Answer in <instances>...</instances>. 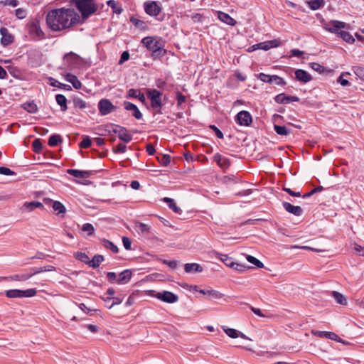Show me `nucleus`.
<instances>
[{
	"mask_svg": "<svg viewBox=\"0 0 364 364\" xmlns=\"http://www.w3.org/2000/svg\"><path fill=\"white\" fill-rule=\"evenodd\" d=\"M80 16L74 9H55L46 16V23L53 31L70 28L80 22Z\"/></svg>",
	"mask_w": 364,
	"mask_h": 364,
	"instance_id": "1",
	"label": "nucleus"
},
{
	"mask_svg": "<svg viewBox=\"0 0 364 364\" xmlns=\"http://www.w3.org/2000/svg\"><path fill=\"white\" fill-rule=\"evenodd\" d=\"M72 2L75 3L83 18H88L97 9V6L94 3V0H72Z\"/></svg>",
	"mask_w": 364,
	"mask_h": 364,
	"instance_id": "2",
	"label": "nucleus"
},
{
	"mask_svg": "<svg viewBox=\"0 0 364 364\" xmlns=\"http://www.w3.org/2000/svg\"><path fill=\"white\" fill-rule=\"evenodd\" d=\"M146 95L151 100V105L153 109H161L162 107L161 93L156 89H147Z\"/></svg>",
	"mask_w": 364,
	"mask_h": 364,
	"instance_id": "3",
	"label": "nucleus"
},
{
	"mask_svg": "<svg viewBox=\"0 0 364 364\" xmlns=\"http://www.w3.org/2000/svg\"><path fill=\"white\" fill-rule=\"evenodd\" d=\"M98 109L102 115H107L116 109V107L107 99H102L98 103Z\"/></svg>",
	"mask_w": 364,
	"mask_h": 364,
	"instance_id": "4",
	"label": "nucleus"
},
{
	"mask_svg": "<svg viewBox=\"0 0 364 364\" xmlns=\"http://www.w3.org/2000/svg\"><path fill=\"white\" fill-rule=\"evenodd\" d=\"M154 296L158 299L168 304L175 303L178 300V296L176 294L168 291L158 292Z\"/></svg>",
	"mask_w": 364,
	"mask_h": 364,
	"instance_id": "5",
	"label": "nucleus"
},
{
	"mask_svg": "<svg viewBox=\"0 0 364 364\" xmlns=\"http://www.w3.org/2000/svg\"><path fill=\"white\" fill-rule=\"evenodd\" d=\"M346 27V23L340 21L333 20L326 23L323 28L331 32L337 33L338 35L339 29L345 28Z\"/></svg>",
	"mask_w": 364,
	"mask_h": 364,
	"instance_id": "6",
	"label": "nucleus"
},
{
	"mask_svg": "<svg viewBox=\"0 0 364 364\" xmlns=\"http://www.w3.org/2000/svg\"><path fill=\"white\" fill-rule=\"evenodd\" d=\"M146 13L151 16H157L161 11V8L156 1H146L144 3Z\"/></svg>",
	"mask_w": 364,
	"mask_h": 364,
	"instance_id": "7",
	"label": "nucleus"
},
{
	"mask_svg": "<svg viewBox=\"0 0 364 364\" xmlns=\"http://www.w3.org/2000/svg\"><path fill=\"white\" fill-rule=\"evenodd\" d=\"M237 122L242 126H250L252 122L251 114L247 111H240L236 115Z\"/></svg>",
	"mask_w": 364,
	"mask_h": 364,
	"instance_id": "8",
	"label": "nucleus"
},
{
	"mask_svg": "<svg viewBox=\"0 0 364 364\" xmlns=\"http://www.w3.org/2000/svg\"><path fill=\"white\" fill-rule=\"evenodd\" d=\"M67 173L77 178L86 179L92 178L96 173L95 171H81L77 169H68Z\"/></svg>",
	"mask_w": 364,
	"mask_h": 364,
	"instance_id": "9",
	"label": "nucleus"
},
{
	"mask_svg": "<svg viewBox=\"0 0 364 364\" xmlns=\"http://www.w3.org/2000/svg\"><path fill=\"white\" fill-rule=\"evenodd\" d=\"M295 79L302 83H307L312 80V77L304 70L297 69L295 71Z\"/></svg>",
	"mask_w": 364,
	"mask_h": 364,
	"instance_id": "10",
	"label": "nucleus"
},
{
	"mask_svg": "<svg viewBox=\"0 0 364 364\" xmlns=\"http://www.w3.org/2000/svg\"><path fill=\"white\" fill-rule=\"evenodd\" d=\"M282 205L286 211L295 216H300L303 213V210L300 206L293 205L289 202H283Z\"/></svg>",
	"mask_w": 364,
	"mask_h": 364,
	"instance_id": "11",
	"label": "nucleus"
},
{
	"mask_svg": "<svg viewBox=\"0 0 364 364\" xmlns=\"http://www.w3.org/2000/svg\"><path fill=\"white\" fill-rule=\"evenodd\" d=\"M0 34L1 35V43L3 46H8L13 43L14 36L9 32L6 28H1Z\"/></svg>",
	"mask_w": 364,
	"mask_h": 364,
	"instance_id": "12",
	"label": "nucleus"
},
{
	"mask_svg": "<svg viewBox=\"0 0 364 364\" xmlns=\"http://www.w3.org/2000/svg\"><path fill=\"white\" fill-rule=\"evenodd\" d=\"M141 42L151 52L160 45V43L154 37L150 36L144 38Z\"/></svg>",
	"mask_w": 364,
	"mask_h": 364,
	"instance_id": "13",
	"label": "nucleus"
},
{
	"mask_svg": "<svg viewBox=\"0 0 364 364\" xmlns=\"http://www.w3.org/2000/svg\"><path fill=\"white\" fill-rule=\"evenodd\" d=\"M132 277V272L130 269H125L122 271L118 276L117 283L118 284H127Z\"/></svg>",
	"mask_w": 364,
	"mask_h": 364,
	"instance_id": "14",
	"label": "nucleus"
},
{
	"mask_svg": "<svg viewBox=\"0 0 364 364\" xmlns=\"http://www.w3.org/2000/svg\"><path fill=\"white\" fill-rule=\"evenodd\" d=\"M124 106L125 109L128 111H132V115L137 119H141L142 118V114L138 107L132 102H124Z\"/></svg>",
	"mask_w": 364,
	"mask_h": 364,
	"instance_id": "15",
	"label": "nucleus"
},
{
	"mask_svg": "<svg viewBox=\"0 0 364 364\" xmlns=\"http://www.w3.org/2000/svg\"><path fill=\"white\" fill-rule=\"evenodd\" d=\"M311 333L314 336L320 337V338H326L331 340L336 341L338 338V335L336 334L333 332L331 331H316V330H312Z\"/></svg>",
	"mask_w": 364,
	"mask_h": 364,
	"instance_id": "16",
	"label": "nucleus"
},
{
	"mask_svg": "<svg viewBox=\"0 0 364 364\" xmlns=\"http://www.w3.org/2000/svg\"><path fill=\"white\" fill-rule=\"evenodd\" d=\"M198 291L203 295L208 296L209 299H219L224 296L221 292L214 289H200Z\"/></svg>",
	"mask_w": 364,
	"mask_h": 364,
	"instance_id": "17",
	"label": "nucleus"
},
{
	"mask_svg": "<svg viewBox=\"0 0 364 364\" xmlns=\"http://www.w3.org/2000/svg\"><path fill=\"white\" fill-rule=\"evenodd\" d=\"M80 57L73 52H70L64 55V60L68 65H75L79 63Z\"/></svg>",
	"mask_w": 364,
	"mask_h": 364,
	"instance_id": "18",
	"label": "nucleus"
},
{
	"mask_svg": "<svg viewBox=\"0 0 364 364\" xmlns=\"http://www.w3.org/2000/svg\"><path fill=\"white\" fill-rule=\"evenodd\" d=\"M184 270L186 273L201 272L203 267L197 263H186L184 265Z\"/></svg>",
	"mask_w": 364,
	"mask_h": 364,
	"instance_id": "19",
	"label": "nucleus"
},
{
	"mask_svg": "<svg viewBox=\"0 0 364 364\" xmlns=\"http://www.w3.org/2000/svg\"><path fill=\"white\" fill-rule=\"evenodd\" d=\"M115 133H118V137L125 143H129L132 141V136L127 132V130L124 127H120L119 130H114Z\"/></svg>",
	"mask_w": 364,
	"mask_h": 364,
	"instance_id": "20",
	"label": "nucleus"
},
{
	"mask_svg": "<svg viewBox=\"0 0 364 364\" xmlns=\"http://www.w3.org/2000/svg\"><path fill=\"white\" fill-rule=\"evenodd\" d=\"M218 16L221 21L227 23L228 25L235 26L236 24V21L225 12L219 11Z\"/></svg>",
	"mask_w": 364,
	"mask_h": 364,
	"instance_id": "21",
	"label": "nucleus"
},
{
	"mask_svg": "<svg viewBox=\"0 0 364 364\" xmlns=\"http://www.w3.org/2000/svg\"><path fill=\"white\" fill-rule=\"evenodd\" d=\"M104 260H105V257L103 255H95L91 260L90 259L89 260L87 265L93 269H96L100 265V264Z\"/></svg>",
	"mask_w": 364,
	"mask_h": 364,
	"instance_id": "22",
	"label": "nucleus"
},
{
	"mask_svg": "<svg viewBox=\"0 0 364 364\" xmlns=\"http://www.w3.org/2000/svg\"><path fill=\"white\" fill-rule=\"evenodd\" d=\"M128 97L138 98L142 103L146 102V98L143 93L140 92L139 90L130 89L128 91Z\"/></svg>",
	"mask_w": 364,
	"mask_h": 364,
	"instance_id": "23",
	"label": "nucleus"
},
{
	"mask_svg": "<svg viewBox=\"0 0 364 364\" xmlns=\"http://www.w3.org/2000/svg\"><path fill=\"white\" fill-rule=\"evenodd\" d=\"M65 80L68 82H70L73 85V86L77 90L80 89L82 87V83L80 82V81L78 80L77 77L73 74H67L65 76Z\"/></svg>",
	"mask_w": 364,
	"mask_h": 364,
	"instance_id": "24",
	"label": "nucleus"
},
{
	"mask_svg": "<svg viewBox=\"0 0 364 364\" xmlns=\"http://www.w3.org/2000/svg\"><path fill=\"white\" fill-rule=\"evenodd\" d=\"M100 243L105 248L111 250L113 253H117L119 252L117 246L109 240L105 238L102 239Z\"/></svg>",
	"mask_w": 364,
	"mask_h": 364,
	"instance_id": "25",
	"label": "nucleus"
},
{
	"mask_svg": "<svg viewBox=\"0 0 364 364\" xmlns=\"http://www.w3.org/2000/svg\"><path fill=\"white\" fill-rule=\"evenodd\" d=\"M52 208L55 214L58 215L65 214L66 212V208L65 205L61 202L58 200H55L54 203H53Z\"/></svg>",
	"mask_w": 364,
	"mask_h": 364,
	"instance_id": "26",
	"label": "nucleus"
},
{
	"mask_svg": "<svg viewBox=\"0 0 364 364\" xmlns=\"http://www.w3.org/2000/svg\"><path fill=\"white\" fill-rule=\"evenodd\" d=\"M32 277L31 272L26 274H14L9 277H4V279H9L12 281H26Z\"/></svg>",
	"mask_w": 364,
	"mask_h": 364,
	"instance_id": "27",
	"label": "nucleus"
},
{
	"mask_svg": "<svg viewBox=\"0 0 364 364\" xmlns=\"http://www.w3.org/2000/svg\"><path fill=\"white\" fill-rule=\"evenodd\" d=\"M55 100L57 103L60 106V109L63 112H65L68 109L67 106V99L66 97L61 94H58L55 96Z\"/></svg>",
	"mask_w": 364,
	"mask_h": 364,
	"instance_id": "28",
	"label": "nucleus"
},
{
	"mask_svg": "<svg viewBox=\"0 0 364 364\" xmlns=\"http://www.w3.org/2000/svg\"><path fill=\"white\" fill-rule=\"evenodd\" d=\"M23 207L28 209L29 211H32L37 208L41 209L44 208V205H43V203L38 201L26 202L23 204Z\"/></svg>",
	"mask_w": 364,
	"mask_h": 364,
	"instance_id": "29",
	"label": "nucleus"
},
{
	"mask_svg": "<svg viewBox=\"0 0 364 364\" xmlns=\"http://www.w3.org/2000/svg\"><path fill=\"white\" fill-rule=\"evenodd\" d=\"M277 46L278 44L277 43L276 40L263 42L256 45L258 48L262 49L264 50H268L269 48L277 47Z\"/></svg>",
	"mask_w": 364,
	"mask_h": 364,
	"instance_id": "30",
	"label": "nucleus"
},
{
	"mask_svg": "<svg viewBox=\"0 0 364 364\" xmlns=\"http://www.w3.org/2000/svg\"><path fill=\"white\" fill-rule=\"evenodd\" d=\"M331 295L333 296V297L335 299V300L336 301V302L338 304H341V305L347 304L346 298L342 294H341L336 291H333L331 292Z\"/></svg>",
	"mask_w": 364,
	"mask_h": 364,
	"instance_id": "31",
	"label": "nucleus"
},
{
	"mask_svg": "<svg viewBox=\"0 0 364 364\" xmlns=\"http://www.w3.org/2000/svg\"><path fill=\"white\" fill-rule=\"evenodd\" d=\"M30 33L32 35H35V36L38 38H41L43 36V32L41 31V28L36 23H33L30 26Z\"/></svg>",
	"mask_w": 364,
	"mask_h": 364,
	"instance_id": "32",
	"label": "nucleus"
},
{
	"mask_svg": "<svg viewBox=\"0 0 364 364\" xmlns=\"http://www.w3.org/2000/svg\"><path fill=\"white\" fill-rule=\"evenodd\" d=\"M218 258L228 267H232L235 265V262L232 258L228 257L227 255L218 254Z\"/></svg>",
	"mask_w": 364,
	"mask_h": 364,
	"instance_id": "33",
	"label": "nucleus"
},
{
	"mask_svg": "<svg viewBox=\"0 0 364 364\" xmlns=\"http://www.w3.org/2000/svg\"><path fill=\"white\" fill-rule=\"evenodd\" d=\"M102 299L105 302L110 301L111 300H112V303L110 305H107V307L108 309H112L114 306L120 304L122 302V299L117 296H116V297L109 296L107 298L102 297Z\"/></svg>",
	"mask_w": 364,
	"mask_h": 364,
	"instance_id": "34",
	"label": "nucleus"
},
{
	"mask_svg": "<svg viewBox=\"0 0 364 364\" xmlns=\"http://www.w3.org/2000/svg\"><path fill=\"white\" fill-rule=\"evenodd\" d=\"M107 4L111 7L113 10V12L117 14H120L123 11L122 8L114 0L107 1Z\"/></svg>",
	"mask_w": 364,
	"mask_h": 364,
	"instance_id": "35",
	"label": "nucleus"
},
{
	"mask_svg": "<svg viewBox=\"0 0 364 364\" xmlns=\"http://www.w3.org/2000/svg\"><path fill=\"white\" fill-rule=\"evenodd\" d=\"M214 160L222 168L225 169L228 167L227 159L223 157L220 154H215Z\"/></svg>",
	"mask_w": 364,
	"mask_h": 364,
	"instance_id": "36",
	"label": "nucleus"
},
{
	"mask_svg": "<svg viewBox=\"0 0 364 364\" xmlns=\"http://www.w3.org/2000/svg\"><path fill=\"white\" fill-rule=\"evenodd\" d=\"M338 36L347 43H353L355 42L354 38L347 31H341Z\"/></svg>",
	"mask_w": 364,
	"mask_h": 364,
	"instance_id": "37",
	"label": "nucleus"
},
{
	"mask_svg": "<svg viewBox=\"0 0 364 364\" xmlns=\"http://www.w3.org/2000/svg\"><path fill=\"white\" fill-rule=\"evenodd\" d=\"M74 257L75 259H78L79 261H80L86 264H88L90 258L86 253L82 252H77L74 254Z\"/></svg>",
	"mask_w": 364,
	"mask_h": 364,
	"instance_id": "38",
	"label": "nucleus"
},
{
	"mask_svg": "<svg viewBox=\"0 0 364 364\" xmlns=\"http://www.w3.org/2000/svg\"><path fill=\"white\" fill-rule=\"evenodd\" d=\"M231 268L237 272H243L247 269H252V267L250 266H248L245 264H241V263L235 262V265L233 267H232Z\"/></svg>",
	"mask_w": 364,
	"mask_h": 364,
	"instance_id": "39",
	"label": "nucleus"
},
{
	"mask_svg": "<svg viewBox=\"0 0 364 364\" xmlns=\"http://www.w3.org/2000/svg\"><path fill=\"white\" fill-rule=\"evenodd\" d=\"M23 107L29 113H36L38 111L37 105L34 102H26Z\"/></svg>",
	"mask_w": 364,
	"mask_h": 364,
	"instance_id": "40",
	"label": "nucleus"
},
{
	"mask_svg": "<svg viewBox=\"0 0 364 364\" xmlns=\"http://www.w3.org/2000/svg\"><path fill=\"white\" fill-rule=\"evenodd\" d=\"M157 159L159 163L164 166H168L171 162V156L168 154H160Z\"/></svg>",
	"mask_w": 364,
	"mask_h": 364,
	"instance_id": "41",
	"label": "nucleus"
},
{
	"mask_svg": "<svg viewBox=\"0 0 364 364\" xmlns=\"http://www.w3.org/2000/svg\"><path fill=\"white\" fill-rule=\"evenodd\" d=\"M166 53V50L161 48V45L160 44L157 48H154L152 51V56L154 58H161L164 56Z\"/></svg>",
	"mask_w": 364,
	"mask_h": 364,
	"instance_id": "42",
	"label": "nucleus"
},
{
	"mask_svg": "<svg viewBox=\"0 0 364 364\" xmlns=\"http://www.w3.org/2000/svg\"><path fill=\"white\" fill-rule=\"evenodd\" d=\"M62 141L61 136L60 135L53 134L50 136L48 139V145L50 146H55L58 144V143Z\"/></svg>",
	"mask_w": 364,
	"mask_h": 364,
	"instance_id": "43",
	"label": "nucleus"
},
{
	"mask_svg": "<svg viewBox=\"0 0 364 364\" xmlns=\"http://www.w3.org/2000/svg\"><path fill=\"white\" fill-rule=\"evenodd\" d=\"M246 258L249 262L255 265L257 268H263L264 267V264L260 260L257 259L256 257H255L252 255H247Z\"/></svg>",
	"mask_w": 364,
	"mask_h": 364,
	"instance_id": "44",
	"label": "nucleus"
},
{
	"mask_svg": "<svg viewBox=\"0 0 364 364\" xmlns=\"http://www.w3.org/2000/svg\"><path fill=\"white\" fill-rule=\"evenodd\" d=\"M308 4L313 10H317L324 4V0H312L308 1Z\"/></svg>",
	"mask_w": 364,
	"mask_h": 364,
	"instance_id": "45",
	"label": "nucleus"
},
{
	"mask_svg": "<svg viewBox=\"0 0 364 364\" xmlns=\"http://www.w3.org/2000/svg\"><path fill=\"white\" fill-rule=\"evenodd\" d=\"M73 104L74 107L79 109H85L87 107L86 102L82 100L81 98L75 97L73 98Z\"/></svg>",
	"mask_w": 364,
	"mask_h": 364,
	"instance_id": "46",
	"label": "nucleus"
},
{
	"mask_svg": "<svg viewBox=\"0 0 364 364\" xmlns=\"http://www.w3.org/2000/svg\"><path fill=\"white\" fill-rule=\"evenodd\" d=\"M8 298H21L20 289H10L5 292Z\"/></svg>",
	"mask_w": 364,
	"mask_h": 364,
	"instance_id": "47",
	"label": "nucleus"
},
{
	"mask_svg": "<svg viewBox=\"0 0 364 364\" xmlns=\"http://www.w3.org/2000/svg\"><path fill=\"white\" fill-rule=\"evenodd\" d=\"M274 131L276 133L281 136H287L289 134V132L284 126L274 125Z\"/></svg>",
	"mask_w": 364,
	"mask_h": 364,
	"instance_id": "48",
	"label": "nucleus"
},
{
	"mask_svg": "<svg viewBox=\"0 0 364 364\" xmlns=\"http://www.w3.org/2000/svg\"><path fill=\"white\" fill-rule=\"evenodd\" d=\"M136 228L141 233H148L150 231V227L148 225L140 222L136 223Z\"/></svg>",
	"mask_w": 364,
	"mask_h": 364,
	"instance_id": "49",
	"label": "nucleus"
},
{
	"mask_svg": "<svg viewBox=\"0 0 364 364\" xmlns=\"http://www.w3.org/2000/svg\"><path fill=\"white\" fill-rule=\"evenodd\" d=\"M310 67L314 70L318 72V73L321 74L327 71L326 68H324L323 65H320L317 63H311Z\"/></svg>",
	"mask_w": 364,
	"mask_h": 364,
	"instance_id": "50",
	"label": "nucleus"
},
{
	"mask_svg": "<svg viewBox=\"0 0 364 364\" xmlns=\"http://www.w3.org/2000/svg\"><path fill=\"white\" fill-rule=\"evenodd\" d=\"M353 70L358 77L364 81V68L360 66H354L353 67Z\"/></svg>",
	"mask_w": 364,
	"mask_h": 364,
	"instance_id": "51",
	"label": "nucleus"
},
{
	"mask_svg": "<svg viewBox=\"0 0 364 364\" xmlns=\"http://www.w3.org/2000/svg\"><path fill=\"white\" fill-rule=\"evenodd\" d=\"M37 293L36 289H28L26 290H21V298L23 297H32Z\"/></svg>",
	"mask_w": 364,
	"mask_h": 364,
	"instance_id": "52",
	"label": "nucleus"
},
{
	"mask_svg": "<svg viewBox=\"0 0 364 364\" xmlns=\"http://www.w3.org/2000/svg\"><path fill=\"white\" fill-rule=\"evenodd\" d=\"M82 230L83 232H87L88 236H91L93 235L95 232L94 226L90 223H85L82 227Z\"/></svg>",
	"mask_w": 364,
	"mask_h": 364,
	"instance_id": "53",
	"label": "nucleus"
},
{
	"mask_svg": "<svg viewBox=\"0 0 364 364\" xmlns=\"http://www.w3.org/2000/svg\"><path fill=\"white\" fill-rule=\"evenodd\" d=\"M258 78L264 82L272 83L273 82L274 75H269L264 73H259Z\"/></svg>",
	"mask_w": 364,
	"mask_h": 364,
	"instance_id": "54",
	"label": "nucleus"
},
{
	"mask_svg": "<svg viewBox=\"0 0 364 364\" xmlns=\"http://www.w3.org/2000/svg\"><path fill=\"white\" fill-rule=\"evenodd\" d=\"M33 151L36 153H39L42 150V143L41 139H36L33 141L32 144Z\"/></svg>",
	"mask_w": 364,
	"mask_h": 364,
	"instance_id": "55",
	"label": "nucleus"
},
{
	"mask_svg": "<svg viewBox=\"0 0 364 364\" xmlns=\"http://www.w3.org/2000/svg\"><path fill=\"white\" fill-rule=\"evenodd\" d=\"M92 144V141L89 136H84L83 140L80 143V147L82 149H87Z\"/></svg>",
	"mask_w": 364,
	"mask_h": 364,
	"instance_id": "56",
	"label": "nucleus"
},
{
	"mask_svg": "<svg viewBox=\"0 0 364 364\" xmlns=\"http://www.w3.org/2000/svg\"><path fill=\"white\" fill-rule=\"evenodd\" d=\"M323 190V186H317V187L314 188L311 191L304 194L302 196H303L304 198H309V197L313 196L314 194H315L316 193L321 192Z\"/></svg>",
	"mask_w": 364,
	"mask_h": 364,
	"instance_id": "57",
	"label": "nucleus"
},
{
	"mask_svg": "<svg viewBox=\"0 0 364 364\" xmlns=\"http://www.w3.org/2000/svg\"><path fill=\"white\" fill-rule=\"evenodd\" d=\"M113 151L116 153H124L127 150V146L124 144L119 143L113 147Z\"/></svg>",
	"mask_w": 364,
	"mask_h": 364,
	"instance_id": "58",
	"label": "nucleus"
},
{
	"mask_svg": "<svg viewBox=\"0 0 364 364\" xmlns=\"http://www.w3.org/2000/svg\"><path fill=\"white\" fill-rule=\"evenodd\" d=\"M224 331L226 333V334L230 338H236L239 336V332L236 329L228 328Z\"/></svg>",
	"mask_w": 364,
	"mask_h": 364,
	"instance_id": "59",
	"label": "nucleus"
},
{
	"mask_svg": "<svg viewBox=\"0 0 364 364\" xmlns=\"http://www.w3.org/2000/svg\"><path fill=\"white\" fill-rule=\"evenodd\" d=\"M27 15L26 10L22 8L16 10V16L19 19H23Z\"/></svg>",
	"mask_w": 364,
	"mask_h": 364,
	"instance_id": "60",
	"label": "nucleus"
},
{
	"mask_svg": "<svg viewBox=\"0 0 364 364\" xmlns=\"http://www.w3.org/2000/svg\"><path fill=\"white\" fill-rule=\"evenodd\" d=\"M107 278L110 283H117L118 277L115 272H109L107 273Z\"/></svg>",
	"mask_w": 364,
	"mask_h": 364,
	"instance_id": "61",
	"label": "nucleus"
},
{
	"mask_svg": "<svg viewBox=\"0 0 364 364\" xmlns=\"http://www.w3.org/2000/svg\"><path fill=\"white\" fill-rule=\"evenodd\" d=\"M0 174L9 176V175H15L16 173L12 170H11L10 168H9L7 167L1 166L0 167Z\"/></svg>",
	"mask_w": 364,
	"mask_h": 364,
	"instance_id": "62",
	"label": "nucleus"
},
{
	"mask_svg": "<svg viewBox=\"0 0 364 364\" xmlns=\"http://www.w3.org/2000/svg\"><path fill=\"white\" fill-rule=\"evenodd\" d=\"M122 242H123V245H124L125 250H131L132 241L129 237H123Z\"/></svg>",
	"mask_w": 364,
	"mask_h": 364,
	"instance_id": "63",
	"label": "nucleus"
},
{
	"mask_svg": "<svg viewBox=\"0 0 364 364\" xmlns=\"http://www.w3.org/2000/svg\"><path fill=\"white\" fill-rule=\"evenodd\" d=\"M274 100L277 103L286 104V95L284 93L277 95Z\"/></svg>",
	"mask_w": 364,
	"mask_h": 364,
	"instance_id": "64",
	"label": "nucleus"
}]
</instances>
